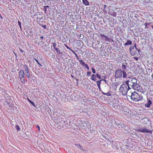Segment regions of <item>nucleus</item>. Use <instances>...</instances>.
I'll return each instance as SVG.
<instances>
[{"label":"nucleus","mask_w":153,"mask_h":153,"mask_svg":"<svg viewBox=\"0 0 153 153\" xmlns=\"http://www.w3.org/2000/svg\"><path fill=\"white\" fill-rule=\"evenodd\" d=\"M131 99L134 102H136L143 99V97L141 95H139L135 91L132 93L131 96L128 95Z\"/></svg>","instance_id":"1"},{"label":"nucleus","mask_w":153,"mask_h":153,"mask_svg":"<svg viewBox=\"0 0 153 153\" xmlns=\"http://www.w3.org/2000/svg\"><path fill=\"white\" fill-rule=\"evenodd\" d=\"M128 88H127V86L125 84L122 85L119 88V90L122 93L123 95L125 96L127 94V92L129 91Z\"/></svg>","instance_id":"2"},{"label":"nucleus","mask_w":153,"mask_h":153,"mask_svg":"<svg viewBox=\"0 0 153 153\" xmlns=\"http://www.w3.org/2000/svg\"><path fill=\"white\" fill-rule=\"evenodd\" d=\"M137 131L144 133L146 132L152 134V131L147 129L145 127L140 128L137 130Z\"/></svg>","instance_id":"3"},{"label":"nucleus","mask_w":153,"mask_h":153,"mask_svg":"<svg viewBox=\"0 0 153 153\" xmlns=\"http://www.w3.org/2000/svg\"><path fill=\"white\" fill-rule=\"evenodd\" d=\"M122 76V71L121 69L116 70L115 72V77L116 78H121Z\"/></svg>","instance_id":"4"},{"label":"nucleus","mask_w":153,"mask_h":153,"mask_svg":"<svg viewBox=\"0 0 153 153\" xmlns=\"http://www.w3.org/2000/svg\"><path fill=\"white\" fill-rule=\"evenodd\" d=\"M132 88L134 90L137 91H141L142 89V87L140 86L138 83L137 82L134 85H133Z\"/></svg>","instance_id":"5"},{"label":"nucleus","mask_w":153,"mask_h":153,"mask_svg":"<svg viewBox=\"0 0 153 153\" xmlns=\"http://www.w3.org/2000/svg\"><path fill=\"white\" fill-rule=\"evenodd\" d=\"M118 126L119 128L125 129L126 127V125H125L123 122H119Z\"/></svg>","instance_id":"6"},{"label":"nucleus","mask_w":153,"mask_h":153,"mask_svg":"<svg viewBox=\"0 0 153 153\" xmlns=\"http://www.w3.org/2000/svg\"><path fill=\"white\" fill-rule=\"evenodd\" d=\"M101 37L103 39L105 40L106 41H107L108 42H110V39L108 38L107 36L103 35L102 34H101L100 35Z\"/></svg>","instance_id":"7"},{"label":"nucleus","mask_w":153,"mask_h":153,"mask_svg":"<svg viewBox=\"0 0 153 153\" xmlns=\"http://www.w3.org/2000/svg\"><path fill=\"white\" fill-rule=\"evenodd\" d=\"M19 78L24 77V73L23 71L21 69L20 70V71L19 73Z\"/></svg>","instance_id":"8"},{"label":"nucleus","mask_w":153,"mask_h":153,"mask_svg":"<svg viewBox=\"0 0 153 153\" xmlns=\"http://www.w3.org/2000/svg\"><path fill=\"white\" fill-rule=\"evenodd\" d=\"M132 43V42L130 40H127V42L125 43V44L124 45L125 46H127L128 45H131Z\"/></svg>","instance_id":"9"},{"label":"nucleus","mask_w":153,"mask_h":153,"mask_svg":"<svg viewBox=\"0 0 153 153\" xmlns=\"http://www.w3.org/2000/svg\"><path fill=\"white\" fill-rule=\"evenodd\" d=\"M152 104V101L149 100V101H148L147 103L145 104V106L146 107L149 108L150 107L151 105Z\"/></svg>","instance_id":"10"},{"label":"nucleus","mask_w":153,"mask_h":153,"mask_svg":"<svg viewBox=\"0 0 153 153\" xmlns=\"http://www.w3.org/2000/svg\"><path fill=\"white\" fill-rule=\"evenodd\" d=\"M130 80V84H132V83H131L132 82H133L134 83L137 82V80L136 78H131V80Z\"/></svg>","instance_id":"11"},{"label":"nucleus","mask_w":153,"mask_h":153,"mask_svg":"<svg viewBox=\"0 0 153 153\" xmlns=\"http://www.w3.org/2000/svg\"><path fill=\"white\" fill-rule=\"evenodd\" d=\"M82 2L83 4L85 6H88L89 5V2L87 0H82Z\"/></svg>","instance_id":"12"},{"label":"nucleus","mask_w":153,"mask_h":153,"mask_svg":"<svg viewBox=\"0 0 153 153\" xmlns=\"http://www.w3.org/2000/svg\"><path fill=\"white\" fill-rule=\"evenodd\" d=\"M101 80L98 81H97V84L99 90L100 91H101V89L100 88V84Z\"/></svg>","instance_id":"13"},{"label":"nucleus","mask_w":153,"mask_h":153,"mask_svg":"<svg viewBox=\"0 0 153 153\" xmlns=\"http://www.w3.org/2000/svg\"><path fill=\"white\" fill-rule=\"evenodd\" d=\"M130 80H128L126 81L125 82V83L126 84H125L127 86V87H128V90H130L131 89V88H130V86L129 85V84H130Z\"/></svg>","instance_id":"14"},{"label":"nucleus","mask_w":153,"mask_h":153,"mask_svg":"<svg viewBox=\"0 0 153 153\" xmlns=\"http://www.w3.org/2000/svg\"><path fill=\"white\" fill-rule=\"evenodd\" d=\"M25 74L27 77L28 78H29L30 77V72H29V69L25 71Z\"/></svg>","instance_id":"15"},{"label":"nucleus","mask_w":153,"mask_h":153,"mask_svg":"<svg viewBox=\"0 0 153 153\" xmlns=\"http://www.w3.org/2000/svg\"><path fill=\"white\" fill-rule=\"evenodd\" d=\"M102 93L103 94L106 95L108 96H110L111 95V94L109 91H108L107 93H104L102 91Z\"/></svg>","instance_id":"16"},{"label":"nucleus","mask_w":153,"mask_h":153,"mask_svg":"<svg viewBox=\"0 0 153 153\" xmlns=\"http://www.w3.org/2000/svg\"><path fill=\"white\" fill-rule=\"evenodd\" d=\"M123 78H126L127 76V74L126 72L124 70H122V75Z\"/></svg>","instance_id":"17"},{"label":"nucleus","mask_w":153,"mask_h":153,"mask_svg":"<svg viewBox=\"0 0 153 153\" xmlns=\"http://www.w3.org/2000/svg\"><path fill=\"white\" fill-rule=\"evenodd\" d=\"M90 79L94 81H95L96 80V75L94 74H93L91 76Z\"/></svg>","instance_id":"18"},{"label":"nucleus","mask_w":153,"mask_h":153,"mask_svg":"<svg viewBox=\"0 0 153 153\" xmlns=\"http://www.w3.org/2000/svg\"><path fill=\"white\" fill-rule=\"evenodd\" d=\"M57 53L58 54H62V52H61L59 48H54Z\"/></svg>","instance_id":"19"},{"label":"nucleus","mask_w":153,"mask_h":153,"mask_svg":"<svg viewBox=\"0 0 153 153\" xmlns=\"http://www.w3.org/2000/svg\"><path fill=\"white\" fill-rule=\"evenodd\" d=\"M131 54L132 56H134L137 53L134 50H133L131 51H130Z\"/></svg>","instance_id":"20"},{"label":"nucleus","mask_w":153,"mask_h":153,"mask_svg":"<svg viewBox=\"0 0 153 153\" xmlns=\"http://www.w3.org/2000/svg\"><path fill=\"white\" fill-rule=\"evenodd\" d=\"M79 61L80 63V64L82 65L83 66H84L86 64L84 62L83 60L82 59H81L79 60Z\"/></svg>","instance_id":"21"},{"label":"nucleus","mask_w":153,"mask_h":153,"mask_svg":"<svg viewBox=\"0 0 153 153\" xmlns=\"http://www.w3.org/2000/svg\"><path fill=\"white\" fill-rule=\"evenodd\" d=\"M75 145H76V147H77L78 149H82V147L81 146V145L80 144H75Z\"/></svg>","instance_id":"22"},{"label":"nucleus","mask_w":153,"mask_h":153,"mask_svg":"<svg viewBox=\"0 0 153 153\" xmlns=\"http://www.w3.org/2000/svg\"><path fill=\"white\" fill-rule=\"evenodd\" d=\"M27 100L33 106H35V104L32 101H31L28 98H27Z\"/></svg>","instance_id":"23"},{"label":"nucleus","mask_w":153,"mask_h":153,"mask_svg":"<svg viewBox=\"0 0 153 153\" xmlns=\"http://www.w3.org/2000/svg\"><path fill=\"white\" fill-rule=\"evenodd\" d=\"M23 68L25 71L29 69L28 66L26 65H24Z\"/></svg>","instance_id":"24"},{"label":"nucleus","mask_w":153,"mask_h":153,"mask_svg":"<svg viewBox=\"0 0 153 153\" xmlns=\"http://www.w3.org/2000/svg\"><path fill=\"white\" fill-rule=\"evenodd\" d=\"M21 82L22 83H25V79L24 78V77H20L19 78Z\"/></svg>","instance_id":"25"},{"label":"nucleus","mask_w":153,"mask_h":153,"mask_svg":"<svg viewBox=\"0 0 153 153\" xmlns=\"http://www.w3.org/2000/svg\"><path fill=\"white\" fill-rule=\"evenodd\" d=\"M117 13L116 12H114L112 13L111 15L114 17H116L117 16Z\"/></svg>","instance_id":"26"},{"label":"nucleus","mask_w":153,"mask_h":153,"mask_svg":"<svg viewBox=\"0 0 153 153\" xmlns=\"http://www.w3.org/2000/svg\"><path fill=\"white\" fill-rule=\"evenodd\" d=\"M126 66L124 64H123L122 66V69L123 70H124L125 69H126Z\"/></svg>","instance_id":"27"},{"label":"nucleus","mask_w":153,"mask_h":153,"mask_svg":"<svg viewBox=\"0 0 153 153\" xmlns=\"http://www.w3.org/2000/svg\"><path fill=\"white\" fill-rule=\"evenodd\" d=\"M18 24L19 25V26L21 30H22V26H21V23L19 20H18Z\"/></svg>","instance_id":"28"},{"label":"nucleus","mask_w":153,"mask_h":153,"mask_svg":"<svg viewBox=\"0 0 153 153\" xmlns=\"http://www.w3.org/2000/svg\"><path fill=\"white\" fill-rule=\"evenodd\" d=\"M15 127L16 129H17L18 131H19L20 130V127L18 125H16Z\"/></svg>","instance_id":"29"},{"label":"nucleus","mask_w":153,"mask_h":153,"mask_svg":"<svg viewBox=\"0 0 153 153\" xmlns=\"http://www.w3.org/2000/svg\"><path fill=\"white\" fill-rule=\"evenodd\" d=\"M91 69L92 73L94 74H95L96 72L95 69L93 68H92Z\"/></svg>","instance_id":"30"},{"label":"nucleus","mask_w":153,"mask_h":153,"mask_svg":"<svg viewBox=\"0 0 153 153\" xmlns=\"http://www.w3.org/2000/svg\"><path fill=\"white\" fill-rule=\"evenodd\" d=\"M91 72L90 71H88L87 72V76H89L91 75Z\"/></svg>","instance_id":"31"},{"label":"nucleus","mask_w":153,"mask_h":153,"mask_svg":"<svg viewBox=\"0 0 153 153\" xmlns=\"http://www.w3.org/2000/svg\"><path fill=\"white\" fill-rule=\"evenodd\" d=\"M134 47L133 46H131L129 48V51H131L133 50L134 49Z\"/></svg>","instance_id":"32"},{"label":"nucleus","mask_w":153,"mask_h":153,"mask_svg":"<svg viewBox=\"0 0 153 153\" xmlns=\"http://www.w3.org/2000/svg\"><path fill=\"white\" fill-rule=\"evenodd\" d=\"M53 46L54 48V49L56 48V46L57 45L56 43H52Z\"/></svg>","instance_id":"33"},{"label":"nucleus","mask_w":153,"mask_h":153,"mask_svg":"<svg viewBox=\"0 0 153 153\" xmlns=\"http://www.w3.org/2000/svg\"><path fill=\"white\" fill-rule=\"evenodd\" d=\"M83 66L87 68L88 70H89V68L87 64H86Z\"/></svg>","instance_id":"34"},{"label":"nucleus","mask_w":153,"mask_h":153,"mask_svg":"<svg viewBox=\"0 0 153 153\" xmlns=\"http://www.w3.org/2000/svg\"><path fill=\"white\" fill-rule=\"evenodd\" d=\"M137 82H136L137 83ZM132 84H129V85H130V86L132 88V87L136 83H133V82H132L131 83Z\"/></svg>","instance_id":"35"},{"label":"nucleus","mask_w":153,"mask_h":153,"mask_svg":"<svg viewBox=\"0 0 153 153\" xmlns=\"http://www.w3.org/2000/svg\"><path fill=\"white\" fill-rule=\"evenodd\" d=\"M64 45L67 49H70V48L66 44H65Z\"/></svg>","instance_id":"36"},{"label":"nucleus","mask_w":153,"mask_h":153,"mask_svg":"<svg viewBox=\"0 0 153 153\" xmlns=\"http://www.w3.org/2000/svg\"><path fill=\"white\" fill-rule=\"evenodd\" d=\"M150 23H146L145 25L146 26H147L148 25H150Z\"/></svg>","instance_id":"37"},{"label":"nucleus","mask_w":153,"mask_h":153,"mask_svg":"<svg viewBox=\"0 0 153 153\" xmlns=\"http://www.w3.org/2000/svg\"><path fill=\"white\" fill-rule=\"evenodd\" d=\"M136 45L137 44L136 43H135L134 47V48L135 47V48L136 50H137V48L136 46Z\"/></svg>","instance_id":"38"},{"label":"nucleus","mask_w":153,"mask_h":153,"mask_svg":"<svg viewBox=\"0 0 153 153\" xmlns=\"http://www.w3.org/2000/svg\"><path fill=\"white\" fill-rule=\"evenodd\" d=\"M134 58L135 59L136 61H138V58L137 57H134Z\"/></svg>","instance_id":"39"},{"label":"nucleus","mask_w":153,"mask_h":153,"mask_svg":"<svg viewBox=\"0 0 153 153\" xmlns=\"http://www.w3.org/2000/svg\"><path fill=\"white\" fill-rule=\"evenodd\" d=\"M118 123L116 122V121H114V124L118 126Z\"/></svg>","instance_id":"40"},{"label":"nucleus","mask_w":153,"mask_h":153,"mask_svg":"<svg viewBox=\"0 0 153 153\" xmlns=\"http://www.w3.org/2000/svg\"><path fill=\"white\" fill-rule=\"evenodd\" d=\"M42 27L45 29H46L47 28V26H46L45 25H43V26H42Z\"/></svg>","instance_id":"41"},{"label":"nucleus","mask_w":153,"mask_h":153,"mask_svg":"<svg viewBox=\"0 0 153 153\" xmlns=\"http://www.w3.org/2000/svg\"><path fill=\"white\" fill-rule=\"evenodd\" d=\"M97 77L99 79H101V76L100 75L98 76Z\"/></svg>","instance_id":"42"},{"label":"nucleus","mask_w":153,"mask_h":153,"mask_svg":"<svg viewBox=\"0 0 153 153\" xmlns=\"http://www.w3.org/2000/svg\"><path fill=\"white\" fill-rule=\"evenodd\" d=\"M44 9L45 13H46L47 9H46V8H44Z\"/></svg>","instance_id":"43"},{"label":"nucleus","mask_w":153,"mask_h":153,"mask_svg":"<svg viewBox=\"0 0 153 153\" xmlns=\"http://www.w3.org/2000/svg\"><path fill=\"white\" fill-rule=\"evenodd\" d=\"M69 50H70L72 52H73V53H75V54H76V53H75V52L73 50L71 49V48H70V49H69Z\"/></svg>","instance_id":"44"},{"label":"nucleus","mask_w":153,"mask_h":153,"mask_svg":"<svg viewBox=\"0 0 153 153\" xmlns=\"http://www.w3.org/2000/svg\"><path fill=\"white\" fill-rule=\"evenodd\" d=\"M36 126L38 128L39 131V130H40V127H39V126L38 125H37Z\"/></svg>","instance_id":"45"},{"label":"nucleus","mask_w":153,"mask_h":153,"mask_svg":"<svg viewBox=\"0 0 153 153\" xmlns=\"http://www.w3.org/2000/svg\"><path fill=\"white\" fill-rule=\"evenodd\" d=\"M49 7V6L48 5H47V6H45L44 7V8H48Z\"/></svg>","instance_id":"46"},{"label":"nucleus","mask_w":153,"mask_h":153,"mask_svg":"<svg viewBox=\"0 0 153 153\" xmlns=\"http://www.w3.org/2000/svg\"><path fill=\"white\" fill-rule=\"evenodd\" d=\"M126 110L128 111V114H129V111H130V109L128 108H127Z\"/></svg>","instance_id":"47"},{"label":"nucleus","mask_w":153,"mask_h":153,"mask_svg":"<svg viewBox=\"0 0 153 153\" xmlns=\"http://www.w3.org/2000/svg\"><path fill=\"white\" fill-rule=\"evenodd\" d=\"M108 88V87H106V86H105V88L104 90V91H105V92H106V91H105V89H107V88Z\"/></svg>","instance_id":"48"},{"label":"nucleus","mask_w":153,"mask_h":153,"mask_svg":"<svg viewBox=\"0 0 153 153\" xmlns=\"http://www.w3.org/2000/svg\"><path fill=\"white\" fill-rule=\"evenodd\" d=\"M99 75L98 74H97L96 75H96V77H97Z\"/></svg>","instance_id":"49"},{"label":"nucleus","mask_w":153,"mask_h":153,"mask_svg":"<svg viewBox=\"0 0 153 153\" xmlns=\"http://www.w3.org/2000/svg\"><path fill=\"white\" fill-rule=\"evenodd\" d=\"M102 77L103 78H104L105 79V78H106V76H105H105H102Z\"/></svg>","instance_id":"50"},{"label":"nucleus","mask_w":153,"mask_h":153,"mask_svg":"<svg viewBox=\"0 0 153 153\" xmlns=\"http://www.w3.org/2000/svg\"><path fill=\"white\" fill-rule=\"evenodd\" d=\"M100 80L101 81H105V82H106V80L105 79H102L101 80Z\"/></svg>","instance_id":"51"},{"label":"nucleus","mask_w":153,"mask_h":153,"mask_svg":"<svg viewBox=\"0 0 153 153\" xmlns=\"http://www.w3.org/2000/svg\"><path fill=\"white\" fill-rule=\"evenodd\" d=\"M14 54L16 56V57H17V54L15 53H14Z\"/></svg>","instance_id":"52"},{"label":"nucleus","mask_w":153,"mask_h":153,"mask_svg":"<svg viewBox=\"0 0 153 153\" xmlns=\"http://www.w3.org/2000/svg\"><path fill=\"white\" fill-rule=\"evenodd\" d=\"M44 37L43 36H41L40 37V38L41 39H43Z\"/></svg>","instance_id":"53"},{"label":"nucleus","mask_w":153,"mask_h":153,"mask_svg":"<svg viewBox=\"0 0 153 153\" xmlns=\"http://www.w3.org/2000/svg\"><path fill=\"white\" fill-rule=\"evenodd\" d=\"M35 60L37 62H38V63L39 62L37 60H36V59H35Z\"/></svg>","instance_id":"54"},{"label":"nucleus","mask_w":153,"mask_h":153,"mask_svg":"<svg viewBox=\"0 0 153 153\" xmlns=\"http://www.w3.org/2000/svg\"><path fill=\"white\" fill-rule=\"evenodd\" d=\"M137 50V51H138V52H139V51H140V50H139V49H137V50Z\"/></svg>","instance_id":"55"},{"label":"nucleus","mask_w":153,"mask_h":153,"mask_svg":"<svg viewBox=\"0 0 153 153\" xmlns=\"http://www.w3.org/2000/svg\"><path fill=\"white\" fill-rule=\"evenodd\" d=\"M152 78H153V74L152 75Z\"/></svg>","instance_id":"56"},{"label":"nucleus","mask_w":153,"mask_h":153,"mask_svg":"<svg viewBox=\"0 0 153 153\" xmlns=\"http://www.w3.org/2000/svg\"><path fill=\"white\" fill-rule=\"evenodd\" d=\"M152 72V69H151L150 70V72L151 73Z\"/></svg>","instance_id":"57"},{"label":"nucleus","mask_w":153,"mask_h":153,"mask_svg":"<svg viewBox=\"0 0 153 153\" xmlns=\"http://www.w3.org/2000/svg\"><path fill=\"white\" fill-rule=\"evenodd\" d=\"M151 69H150V68H148V70H149H149H151Z\"/></svg>","instance_id":"58"},{"label":"nucleus","mask_w":153,"mask_h":153,"mask_svg":"<svg viewBox=\"0 0 153 153\" xmlns=\"http://www.w3.org/2000/svg\"><path fill=\"white\" fill-rule=\"evenodd\" d=\"M38 63L39 65L42 66V65L40 64V63L39 62Z\"/></svg>","instance_id":"59"},{"label":"nucleus","mask_w":153,"mask_h":153,"mask_svg":"<svg viewBox=\"0 0 153 153\" xmlns=\"http://www.w3.org/2000/svg\"><path fill=\"white\" fill-rule=\"evenodd\" d=\"M146 28H147V26H145V28L146 29Z\"/></svg>","instance_id":"60"},{"label":"nucleus","mask_w":153,"mask_h":153,"mask_svg":"<svg viewBox=\"0 0 153 153\" xmlns=\"http://www.w3.org/2000/svg\"><path fill=\"white\" fill-rule=\"evenodd\" d=\"M81 34L79 36V37H81Z\"/></svg>","instance_id":"61"},{"label":"nucleus","mask_w":153,"mask_h":153,"mask_svg":"<svg viewBox=\"0 0 153 153\" xmlns=\"http://www.w3.org/2000/svg\"><path fill=\"white\" fill-rule=\"evenodd\" d=\"M21 51L22 52H23V51L22 50H21Z\"/></svg>","instance_id":"62"},{"label":"nucleus","mask_w":153,"mask_h":153,"mask_svg":"<svg viewBox=\"0 0 153 153\" xmlns=\"http://www.w3.org/2000/svg\"><path fill=\"white\" fill-rule=\"evenodd\" d=\"M71 77H73V76L72 75H71Z\"/></svg>","instance_id":"63"},{"label":"nucleus","mask_w":153,"mask_h":153,"mask_svg":"<svg viewBox=\"0 0 153 153\" xmlns=\"http://www.w3.org/2000/svg\"><path fill=\"white\" fill-rule=\"evenodd\" d=\"M152 28H153V25L152 26Z\"/></svg>","instance_id":"64"}]
</instances>
